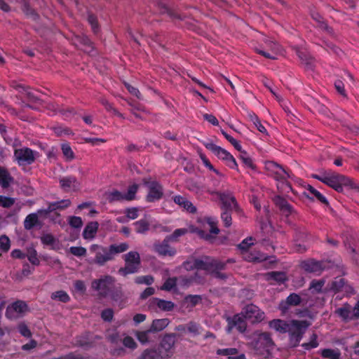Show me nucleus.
I'll list each match as a JSON object with an SVG mask.
<instances>
[{"mask_svg":"<svg viewBox=\"0 0 359 359\" xmlns=\"http://www.w3.org/2000/svg\"><path fill=\"white\" fill-rule=\"evenodd\" d=\"M238 351L236 348H221L217 350L219 355L228 356V359H246L244 354L238 355Z\"/></svg>","mask_w":359,"mask_h":359,"instance_id":"bb28decb","label":"nucleus"},{"mask_svg":"<svg viewBox=\"0 0 359 359\" xmlns=\"http://www.w3.org/2000/svg\"><path fill=\"white\" fill-rule=\"evenodd\" d=\"M330 262L316 261L315 259H307L302 261L300 266L307 273H320L323 271L331 267Z\"/></svg>","mask_w":359,"mask_h":359,"instance_id":"6e6552de","label":"nucleus"},{"mask_svg":"<svg viewBox=\"0 0 359 359\" xmlns=\"http://www.w3.org/2000/svg\"><path fill=\"white\" fill-rule=\"evenodd\" d=\"M302 302L300 296L296 293L290 294L285 301L280 302L278 309L283 312L286 313L290 306H298Z\"/></svg>","mask_w":359,"mask_h":359,"instance_id":"6ab92c4d","label":"nucleus"},{"mask_svg":"<svg viewBox=\"0 0 359 359\" xmlns=\"http://www.w3.org/2000/svg\"><path fill=\"white\" fill-rule=\"evenodd\" d=\"M21 3L22 4V10L26 15L32 18L34 20H37L39 18V15L29 6L27 0H21Z\"/></svg>","mask_w":359,"mask_h":359,"instance_id":"c03bdc74","label":"nucleus"},{"mask_svg":"<svg viewBox=\"0 0 359 359\" xmlns=\"http://www.w3.org/2000/svg\"><path fill=\"white\" fill-rule=\"evenodd\" d=\"M265 167L274 175L276 180H283L290 177L289 172L274 161L266 162Z\"/></svg>","mask_w":359,"mask_h":359,"instance_id":"2eb2a0df","label":"nucleus"},{"mask_svg":"<svg viewBox=\"0 0 359 359\" xmlns=\"http://www.w3.org/2000/svg\"><path fill=\"white\" fill-rule=\"evenodd\" d=\"M210 257H205V260L195 259L193 262L194 269H202L210 272Z\"/></svg>","mask_w":359,"mask_h":359,"instance_id":"ea45409f","label":"nucleus"},{"mask_svg":"<svg viewBox=\"0 0 359 359\" xmlns=\"http://www.w3.org/2000/svg\"><path fill=\"white\" fill-rule=\"evenodd\" d=\"M128 248L126 243L112 244L109 247L93 244L90 247V251L95 254L92 263L99 266H104L108 262L114 260L116 255L126 251Z\"/></svg>","mask_w":359,"mask_h":359,"instance_id":"f257e3e1","label":"nucleus"},{"mask_svg":"<svg viewBox=\"0 0 359 359\" xmlns=\"http://www.w3.org/2000/svg\"><path fill=\"white\" fill-rule=\"evenodd\" d=\"M203 145L205 147L206 149L212 151L219 158L222 160L226 161L228 157L231 154L226 149L215 144L212 142H203Z\"/></svg>","mask_w":359,"mask_h":359,"instance_id":"393cba45","label":"nucleus"},{"mask_svg":"<svg viewBox=\"0 0 359 359\" xmlns=\"http://www.w3.org/2000/svg\"><path fill=\"white\" fill-rule=\"evenodd\" d=\"M241 313L242 316L252 323H260L265 318L264 312L253 304L246 305Z\"/></svg>","mask_w":359,"mask_h":359,"instance_id":"0eeeda50","label":"nucleus"},{"mask_svg":"<svg viewBox=\"0 0 359 359\" xmlns=\"http://www.w3.org/2000/svg\"><path fill=\"white\" fill-rule=\"evenodd\" d=\"M324 285H325L324 280H313L311 281V283L310 284L309 289L313 290V292H315L316 293H320L322 292V288Z\"/></svg>","mask_w":359,"mask_h":359,"instance_id":"052dcab7","label":"nucleus"},{"mask_svg":"<svg viewBox=\"0 0 359 359\" xmlns=\"http://www.w3.org/2000/svg\"><path fill=\"white\" fill-rule=\"evenodd\" d=\"M38 213L28 215L24 220V228L26 230H31L39 224Z\"/></svg>","mask_w":359,"mask_h":359,"instance_id":"4c0bfd02","label":"nucleus"},{"mask_svg":"<svg viewBox=\"0 0 359 359\" xmlns=\"http://www.w3.org/2000/svg\"><path fill=\"white\" fill-rule=\"evenodd\" d=\"M188 232V230L185 228L177 229L173 233L169 236H167L172 241H177L178 238L185 235Z\"/></svg>","mask_w":359,"mask_h":359,"instance_id":"338daca9","label":"nucleus"},{"mask_svg":"<svg viewBox=\"0 0 359 359\" xmlns=\"http://www.w3.org/2000/svg\"><path fill=\"white\" fill-rule=\"evenodd\" d=\"M309 324L306 320H292L287 332L290 333V344L292 347L298 346Z\"/></svg>","mask_w":359,"mask_h":359,"instance_id":"39448f33","label":"nucleus"},{"mask_svg":"<svg viewBox=\"0 0 359 359\" xmlns=\"http://www.w3.org/2000/svg\"><path fill=\"white\" fill-rule=\"evenodd\" d=\"M114 282L115 278L113 276L107 275L100 279L94 280L92 282V287L95 290H102L100 295L106 297L110 291L108 285L114 284Z\"/></svg>","mask_w":359,"mask_h":359,"instance_id":"ddd939ff","label":"nucleus"},{"mask_svg":"<svg viewBox=\"0 0 359 359\" xmlns=\"http://www.w3.org/2000/svg\"><path fill=\"white\" fill-rule=\"evenodd\" d=\"M99 224L97 222H90L87 224L83 231V237L85 239H92L95 237Z\"/></svg>","mask_w":359,"mask_h":359,"instance_id":"c756f323","label":"nucleus"},{"mask_svg":"<svg viewBox=\"0 0 359 359\" xmlns=\"http://www.w3.org/2000/svg\"><path fill=\"white\" fill-rule=\"evenodd\" d=\"M310 15L313 20H314L318 24V27L327 32H331L332 31V28L328 26L327 22L324 20L323 16L316 11L311 9L310 11Z\"/></svg>","mask_w":359,"mask_h":359,"instance_id":"2f4dec72","label":"nucleus"},{"mask_svg":"<svg viewBox=\"0 0 359 359\" xmlns=\"http://www.w3.org/2000/svg\"><path fill=\"white\" fill-rule=\"evenodd\" d=\"M60 187L65 191H68L70 189L74 191L79 188V182L74 176H67L60 179Z\"/></svg>","mask_w":359,"mask_h":359,"instance_id":"5701e85b","label":"nucleus"},{"mask_svg":"<svg viewBox=\"0 0 359 359\" xmlns=\"http://www.w3.org/2000/svg\"><path fill=\"white\" fill-rule=\"evenodd\" d=\"M69 252L76 257H84L86 255V249L81 246H72L69 248Z\"/></svg>","mask_w":359,"mask_h":359,"instance_id":"0e129e2a","label":"nucleus"},{"mask_svg":"<svg viewBox=\"0 0 359 359\" xmlns=\"http://www.w3.org/2000/svg\"><path fill=\"white\" fill-rule=\"evenodd\" d=\"M226 263L221 262L218 259L210 258V272L220 271L226 269Z\"/></svg>","mask_w":359,"mask_h":359,"instance_id":"09e8293b","label":"nucleus"},{"mask_svg":"<svg viewBox=\"0 0 359 359\" xmlns=\"http://www.w3.org/2000/svg\"><path fill=\"white\" fill-rule=\"evenodd\" d=\"M139 189V185L137 184H133L130 185L128 188V191L126 194H124L125 201H133L135 198V195Z\"/></svg>","mask_w":359,"mask_h":359,"instance_id":"8fccbe9b","label":"nucleus"},{"mask_svg":"<svg viewBox=\"0 0 359 359\" xmlns=\"http://www.w3.org/2000/svg\"><path fill=\"white\" fill-rule=\"evenodd\" d=\"M304 101L308 105L309 109L313 112H318L325 116L329 115L328 108L324 104L321 103L313 97L307 95L304 97Z\"/></svg>","mask_w":359,"mask_h":359,"instance_id":"dca6fc26","label":"nucleus"},{"mask_svg":"<svg viewBox=\"0 0 359 359\" xmlns=\"http://www.w3.org/2000/svg\"><path fill=\"white\" fill-rule=\"evenodd\" d=\"M297 54L307 69H313V59L306 51L297 49Z\"/></svg>","mask_w":359,"mask_h":359,"instance_id":"e433bc0d","label":"nucleus"},{"mask_svg":"<svg viewBox=\"0 0 359 359\" xmlns=\"http://www.w3.org/2000/svg\"><path fill=\"white\" fill-rule=\"evenodd\" d=\"M149 308L157 306L163 311H170L175 307V304L171 301L161 299L157 297H153L149 300Z\"/></svg>","mask_w":359,"mask_h":359,"instance_id":"4be33fe9","label":"nucleus"},{"mask_svg":"<svg viewBox=\"0 0 359 359\" xmlns=\"http://www.w3.org/2000/svg\"><path fill=\"white\" fill-rule=\"evenodd\" d=\"M269 327L281 333L287 332L290 325L284 320L275 319L269 322Z\"/></svg>","mask_w":359,"mask_h":359,"instance_id":"72a5a7b5","label":"nucleus"},{"mask_svg":"<svg viewBox=\"0 0 359 359\" xmlns=\"http://www.w3.org/2000/svg\"><path fill=\"white\" fill-rule=\"evenodd\" d=\"M330 290L333 291L334 293L341 292L348 295L353 294L355 292L353 287L348 285L344 278L341 277H337L332 281Z\"/></svg>","mask_w":359,"mask_h":359,"instance_id":"4468645a","label":"nucleus"},{"mask_svg":"<svg viewBox=\"0 0 359 359\" xmlns=\"http://www.w3.org/2000/svg\"><path fill=\"white\" fill-rule=\"evenodd\" d=\"M173 200L176 204H178L191 213H195L197 210L196 208L192 204V203L184 196H175Z\"/></svg>","mask_w":359,"mask_h":359,"instance_id":"c85d7f7f","label":"nucleus"},{"mask_svg":"<svg viewBox=\"0 0 359 359\" xmlns=\"http://www.w3.org/2000/svg\"><path fill=\"white\" fill-rule=\"evenodd\" d=\"M249 345L254 350L255 354L264 358L270 355L271 351L275 346L269 333L258 332L254 333L252 340Z\"/></svg>","mask_w":359,"mask_h":359,"instance_id":"7ed1b4c3","label":"nucleus"},{"mask_svg":"<svg viewBox=\"0 0 359 359\" xmlns=\"http://www.w3.org/2000/svg\"><path fill=\"white\" fill-rule=\"evenodd\" d=\"M177 278H168L165 283L161 286L160 289L164 291H170L176 287Z\"/></svg>","mask_w":359,"mask_h":359,"instance_id":"3c124183","label":"nucleus"},{"mask_svg":"<svg viewBox=\"0 0 359 359\" xmlns=\"http://www.w3.org/2000/svg\"><path fill=\"white\" fill-rule=\"evenodd\" d=\"M106 196L109 203L125 201L124 194H122L118 190H113L112 191L108 192L106 194Z\"/></svg>","mask_w":359,"mask_h":359,"instance_id":"de8ad7c7","label":"nucleus"},{"mask_svg":"<svg viewBox=\"0 0 359 359\" xmlns=\"http://www.w3.org/2000/svg\"><path fill=\"white\" fill-rule=\"evenodd\" d=\"M76 41L82 46L84 52L90 53L94 50L93 43L86 35H81L76 36Z\"/></svg>","mask_w":359,"mask_h":359,"instance_id":"7c9ffc66","label":"nucleus"},{"mask_svg":"<svg viewBox=\"0 0 359 359\" xmlns=\"http://www.w3.org/2000/svg\"><path fill=\"white\" fill-rule=\"evenodd\" d=\"M142 182L149 189L148 194L146 196L147 202L153 203L163 197V189L158 182L156 180L151 181V178H143Z\"/></svg>","mask_w":359,"mask_h":359,"instance_id":"423d86ee","label":"nucleus"},{"mask_svg":"<svg viewBox=\"0 0 359 359\" xmlns=\"http://www.w3.org/2000/svg\"><path fill=\"white\" fill-rule=\"evenodd\" d=\"M222 201L221 209L222 210H234L238 212L240 208L236 198L231 193L214 192Z\"/></svg>","mask_w":359,"mask_h":359,"instance_id":"9b49d317","label":"nucleus"},{"mask_svg":"<svg viewBox=\"0 0 359 359\" xmlns=\"http://www.w3.org/2000/svg\"><path fill=\"white\" fill-rule=\"evenodd\" d=\"M41 241L45 245L51 247V249H58L59 241L50 233H45L41 236Z\"/></svg>","mask_w":359,"mask_h":359,"instance_id":"f704fd0d","label":"nucleus"},{"mask_svg":"<svg viewBox=\"0 0 359 359\" xmlns=\"http://www.w3.org/2000/svg\"><path fill=\"white\" fill-rule=\"evenodd\" d=\"M170 357V354L163 352L161 348H147L143 351L139 359H163Z\"/></svg>","mask_w":359,"mask_h":359,"instance_id":"aec40b11","label":"nucleus"},{"mask_svg":"<svg viewBox=\"0 0 359 359\" xmlns=\"http://www.w3.org/2000/svg\"><path fill=\"white\" fill-rule=\"evenodd\" d=\"M172 241L168 236L165 239L158 244L154 245L155 251L161 256L163 257H173L177 251L175 248L171 247L169 245V242Z\"/></svg>","mask_w":359,"mask_h":359,"instance_id":"f3484780","label":"nucleus"},{"mask_svg":"<svg viewBox=\"0 0 359 359\" xmlns=\"http://www.w3.org/2000/svg\"><path fill=\"white\" fill-rule=\"evenodd\" d=\"M264 276L266 280H273L278 285L283 284L288 280L287 274L284 271H270L264 273Z\"/></svg>","mask_w":359,"mask_h":359,"instance_id":"b1692460","label":"nucleus"},{"mask_svg":"<svg viewBox=\"0 0 359 359\" xmlns=\"http://www.w3.org/2000/svg\"><path fill=\"white\" fill-rule=\"evenodd\" d=\"M177 334L175 333L166 334L163 337L158 348L163 351V352H166L171 355V350L174 348L175 344V338Z\"/></svg>","mask_w":359,"mask_h":359,"instance_id":"412c9836","label":"nucleus"},{"mask_svg":"<svg viewBox=\"0 0 359 359\" xmlns=\"http://www.w3.org/2000/svg\"><path fill=\"white\" fill-rule=\"evenodd\" d=\"M233 210H222L221 219L225 227H229L232 224L231 212Z\"/></svg>","mask_w":359,"mask_h":359,"instance_id":"6e6d98bb","label":"nucleus"},{"mask_svg":"<svg viewBox=\"0 0 359 359\" xmlns=\"http://www.w3.org/2000/svg\"><path fill=\"white\" fill-rule=\"evenodd\" d=\"M273 201L280 212L286 217L295 213V210L292 206L283 197L280 196H276Z\"/></svg>","mask_w":359,"mask_h":359,"instance_id":"a211bd4d","label":"nucleus"},{"mask_svg":"<svg viewBox=\"0 0 359 359\" xmlns=\"http://www.w3.org/2000/svg\"><path fill=\"white\" fill-rule=\"evenodd\" d=\"M307 190L309 191V192L313 195L318 201H320L322 203L328 205L329 202L326 199V198L321 194L318 190H316L314 187H313L311 185L307 186Z\"/></svg>","mask_w":359,"mask_h":359,"instance_id":"603ef678","label":"nucleus"},{"mask_svg":"<svg viewBox=\"0 0 359 359\" xmlns=\"http://www.w3.org/2000/svg\"><path fill=\"white\" fill-rule=\"evenodd\" d=\"M27 311V304L21 300H18L7 306L6 317L10 320H15Z\"/></svg>","mask_w":359,"mask_h":359,"instance_id":"1a4fd4ad","label":"nucleus"},{"mask_svg":"<svg viewBox=\"0 0 359 359\" xmlns=\"http://www.w3.org/2000/svg\"><path fill=\"white\" fill-rule=\"evenodd\" d=\"M179 280L180 284L183 287H189L194 283H201V277L198 272L194 273L191 276H180Z\"/></svg>","mask_w":359,"mask_h":359,"instance_id":"cd10ccee","label":"nucleus"},{"mask_svg":"<svg viewBox=\"0 0 359 359\" xmlns=\"http://www.w3.org/2000/svg\"><path fill=\"white\" fill-rule=\"evenodd\" d=\"M246 320L247 319L242 316L241 312V313L235 314L232 317H227L226 321L228 323V325L226 331L228 332H231L233 328H236L238 332L243 333L247 328Z\"/></svg>","mask_w":359,"mask_h":359,"instance_id":"f8f14e48","label":"nucleus"},{"mask_svg":"<svg viewBox=\"0 0 359 359\" xmlns=\"http://www.w3.org/2000/svg\"><path fill=\"white\" fill-rule=\"evenodd\" d=\"M320 355L323 358L340 359L341 353L339 350L325 348L320 351Z\"/></svg>","mask_w":359,"mask_h":359,"instance_id":"37998d69","label":"nucleus"},{"mask_svg":"<svg viewBox=\"0 0 359 359\" xmlns=\"http://www.w3.org/2000/svg\"><path fill=\"white\" fill-rule=\"evenodd\" d=\"M69 224L75 229H80L83 226V221L80 217L70 216L68 219Z\"/></svg>","mask_w":359,"mask_h":359,"instance_id":"680f3d73","label":"nucleus"},{"mask_svg":"<svg viewBox=\"0 0 359 359\" xmlns=\"http://www.w3.org/2000/svg\"><path fill=\"white\" fill-rule=\"evenodd\" d=\"M170 323L168 318L155 319L149 327L152 333H156L164 330Z\"/></svg>","mask_w":359,"mask_h":359,"instance_id":"473e14b6","label":"nucleus"},{"mask_svg":"<svg viewBox=\"0 0 359 359\" xmlns=\"http://www.w3.org/2000/svg\"><path fill=\"white\" fill-rule=\"evenodd\" d=\"M125 266L118 269V273L123 276L137 273L141 264L140 254L136 251H130L124 255Z\"/></svg>","mask_w":359,"mask_h":359,"instance_id":"20e7f679","label":"nucleus"},{"mask_svg":"<svg viewBox=\"0 0 359 359\" xmlns=\"http://www.w3.org/2000/svg\"><path fill=\"white\" fill-rule=\"evenodd\" d=\"M15 201V198L0 195V206L6 208H8L14 205Z\"/></svg>","mask_w":359,"mask_h":359,"instance_id":"e2e57ef3","label":"nucleus"},{"mask_svg":"<svg viewBox=\"0 0 359 359\" xmlns=\"http://www.w3.org/2000/svg\"><path fill=\"white\" fill-rule=\"evenodd\" d=\"M11 248V241L9 238L6 235L0 236V250L2 252H8Z\"/></svg>","mask_w":359,"mask_h":359,"instance_id":"13d9d810","label":"nucleus"},{"mask_svg":"<svg viewBox=\"0 0 359 359\" xmlns=\"http://www.w3.org/2000/svg\"><path fill=\"white\" fill-rule=\"evenodd\" d=\"M108 294H109L111 299L113 301L116 302H121L124 299V293L121 285L118 287H114L111 290H110Z\"/></svg>","mask_w":359,"mask_h":359,"instance_id":"79ce46f5","label":"nucleus"},{"mask_svg":"<svg viewBox=\"0 0 359 359\" xmlns=\"http://www.w3.org/2000/svg\"><path fill=\"white\" fill-rule=\"evenodd\" d=\"M184 301L189 303L191 307H194L201 302L202 297L198 294H188L184 297Z\"/></svg>","mask_w":359,"mask_h":359,"instance_id":"5fc2aeb1","label":"nucleus"},{"mask_svg":"<svg viewBox=\"0 0 359 359\" xmlns=\"http://www.w3.org/2000/svg\"><path fill=\"white\" fill-rule=\"evenodd\" d=\"M62 154L68 160H72L74 158V152L68 144H62L61 146Z\"/></svg>","mask_w":359,"mask_h":359,"instance_id":"774afa93","label":"nucleus"},{"mask_svg":"<svg viewBox=\"0 0 359 359\" xmlns=\"http://www.w3.org/2000/svg\"><path fill=\"white\" fill-rule=\"evenodd\" d=\"M154 281L152 276H138L135 278V282L137 284H146L148 285H151Z\"/></svg>","mask_w":359,"mask_h":359,"instance_id":"69168bd1","label":"nucleus"},{"mask_svg":"<svg viewBox=\"0 0 359 359\" xmlns=\"http://www.w3.org/2000/svg\"><path fill=\"white\" fill-rule=\"evenodd\" d=\"M50 298L53 300H57L62 303H67L70 300L69 294L64 290H58L51 294Z\"/></svg>","mask_w":359,"mask_h":359,"instance_id":"a18cd8bd","label":"nucleus"},{"mask_svg":"<svg viewBox=\"0 0 359 359\" xmlns=\"http://www.w3.org/2000/svg\"><path fill=\"white\" fill-rule=\"evenodd\" d=\"M239 158L241 160L242 163L245 167L249 168L253 170H256L257 167L254 164L251 157L248 154L247 151H241L239 155Z\"/></svg>","mask_w":359,"mask_h":359,"instance_id":"49530a36","label":"nucleus"},{"mask_svg":"<svg viewBox=\"0 0 359 359\" xmlns=\"http://www.w3.org/2000/svg\"><path fill=\"white\" fill-rule=\"evenodd\" d=\"M71 205V201L69 199H63L60 201H55L53 203H50L48 204V210L53 212L56 210H64L68 208Z\"/></svg>","mask_w":359,"mask_h":359,"instance_id":"58836bf2","label":"nucleus"},{"mask_svg":"<svg viewBox=\"0 0 359 359\" xmlns=\"http://www.w3.org/2000/svg\"><path fill=\"white\" fill-rule=\"evenodd\" d=\"M135 231L137 233H144L149 229L150 223L147 218L135 222L134 224Z\"/></svg>","mask_w":359,"mask_h":359,"instance_id":"a19ab883","label":"nucleus"},{"mask_svg":"<svg viewBox=\"0 0 359 359\" xmlns=\"http://www.w3.org/2000/svg\"><path fill=\"white\" fill-rule=\"evenodd\" d=\"M14 156L19 165H31L36 159L34 151L28 147L15 149Z\"/></svg>","mask_w":359,"mask_h":359,"instance_id":"9d476101","label":"nucleus"},{"mask_svg":"<svg viewBox=\"0 0 359 359\" xmlns=\"http://www.w3.org/2000/svg\"><path fill=\"white\" fill-rule=\"evenodd\" d=\"M311 177L339 193L344 191V187H348L351 189H358L351 179L332 170L323 171L321 175L312 174Z\"/></svg>","mask_w":359,"mask_h":359,"instance_id":"f03ea898","label":"nucleus"},{"mask_svg":"<svg viewBox=\"0 0 359 359\" xmlns=\"http://www.w3.org/2000/svg\"><path fill=\"white\" fill-rule=\"evenodd\" d=\"M87 20L88 23L91 25L93 32L95 34H97L99 32V26L97 17L94 14L89 13L88 14Z\"/></svg>","mask_w":359,"mask_h":359,"instance_id":"4d7b16f0","label":"nucleus"},{"mask_svg":"<svg viewBox=\"0 0 359 359\" xmlns=\"http://www.w3.org/2000/svg\"><path fill=\"white\" fill-rule=\"evenodd\" d=\"M75 346L88 348L93 346V342L90 341L88 334H84L75 338Z\"/></svg>","mask_w":359,"mask_h":359,"instance_id":"c9c22d12","label":"nucleus"},{"mask_svg":"<svg viewBox=\"0 0 359 359\" xmlns=\"http://www.w3.org/2000/svg\"><path fill=\"white\" fill-rule=\"evenodd\" d=\"M152 333L151 331H150V329L149 328L147 330L144 331H137L135 333V336L137 338V339L141 342L142 344H146L149 341V334Z\"/></svg>","mask_w":359,"mask_h":359,"instance_id":"bf43d9fd","label":"nucleus"},{"mask_svg":"<svg viewBox=\"0 0 359 359\" xmlns=\"http://www.w3.org/2000/svg\"><path fill=\"white\" fill-rule=\"evenodd\" d=\"M335 313L344 320H353V316H350L351 311L349 308L346 306L336 309Z\"/></svg>","mask_w":359,"mask_h":359,"instance_id":"864d4df0","label":"nucleus"},{"mask_svg":"<svg viewBox=\"0 0 359 359\" xmlns=\"http://www.w3.org/2000/svg\"><path fill=\"white\" fill-rule=\"evenodd\" d=\"M14 178L8 170L0 165V187L3 189L8 188L13 182Z\"/></svg>","mask_w":359,"mask_h":359,"instance_id":"a878e982","label":"nucleus"}]
</instances>
